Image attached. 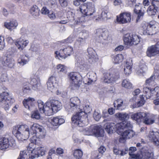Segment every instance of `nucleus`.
<instances>
[{"label": "nucleus", "instance_id": "obj_46", "mask_svg": "<svg viewBox=\"0 0 159 159\" xmlns=\"http://www.w3.org/2000/svg\"><path fill=\"white\" fill-rule=\"evenodd\" d=\"M76 64L82 69H84V68H86L87 67L86 62L84 61V59L82 58L80 59L77 61Z\"/></svg>", "mask_w": 159, "mask_h": 159}, {"label": "nucleus", "instance_id": "obj_3", "mask_svg": "<svg viewBox=\"0 0 159 159\" xmlns=\"http://www.w3.org/2000/svg\"><path fill=\"white\" fill-rule=\"evenodd\" d=\"M141 29L144 34L152 35L159 31V24L155 21L149 24L144 23L142 24Z\"/></svg>", "mask_w": 159, "mask_h": 159}, {"label": "nucleus", "instance_id": "obj_35", "mask_svg": "<svg viewBox=\"0 0 159 159\" xmlns=\"http://www.w3.org/2000/svg\"><path fill=\"white\" fill-rule=\"evenodd\" d=\"M132 66L131 60L126 61L124 69V72L125 75H128L131 73Z\"/></svg>", "mask_w": 159, "mask_h": 159}, {"label": "nucleus", "instance_id": "obj_57", "mask_svg": "<svg viewBox=\"0 0 159 159\" xmlns=\"http://www.w3.org/2000/svg\"><path fill=\"white\" fill-rule=\"evenodd\" d=\"M57 70L58 72H63L66 69V67L61 64H58L57 66Z\"/></svg>", "mask_w": 159, "mask_h": 159}, {"label": "nucleus", "instance_id": "obj_2", "mask_svg": "<svg viewBox=\"0 0 159 159\" xmlns=\"http://www.w3.org/2000/svg\"><path fill=\"white\" fill-rule=\"evenodd\" d=\"M70 81V87L73 90H78L82 84V79L78 73L71 72L68 75Z\"/></svg>", "mask_w": 159, "mask_h": 159}, {"label": "nucleus", "instance_id": "obj_47", "mask_svg": "<svg viewBox=\"0 0 159 159\" xmlns=\"http://www.w3.org/2000/svg\"><path fill=\"white\" fill-rule=\"evenodd\" d=\"M121 86L123 87L128 89H130L132 87V83L127 80H124L122 81Z\"/></svg>", "mask_w": 159, "mask_h": 159}, {"label": "nucleus", "instance_id": "obj_13", "mask_svg": "<svg viewBox=\"0 0 159 159\" xmlns=\"http://www.w3.org/2000/svg\"><path fill=\"white\" fill-rule=\"evenodd\" d=\"M15 146V142L13 140H9L6 138L3 137L0 140V149H5L9 147H14Z\"/></svg>", "mask_w": 159, "mask_h": 159}, {"label": "nucleus", "instance_id": "obj_64", "mask_svg": "<svg viewBox=\"0 0 159 159\" xmlns=\"http://www.w3.org/2000/svg\"><path fill=\"white\" fill-rule=\"evenodd\" d=\"M93 117L95 120L98 121L101 118V115L100 113L95 111L93 115Z\"/></svg>", "mask_w": 159, "mask_h": 159}, {"label": "nucleus", "instance_id": "obj_33", "mask_svg": "<svg viewBox=\"0 0 159 159\" xmlns=\"http://www.w3.org/2000/svg\"><path fill=\"white\" fill-rule=\"evenodd\" d=\"M49 122L53 126L59 125L65 122V120L61 117H54L49 120Z\"/></svg>", "mask_w": 159, "mask_h": 159}, {"label": "nucleus", "instance_id": "obj_14", "mask_svg": "<svg viewBox=\"0 0 159 159\" xmlns=\"http://www.w3.org/2000/svg\"><path fill=\"white\" fill-rule=\"evenodd\" d=\"M46 152V148L42 146L39 147L32 151V155L30 156V158L34 159L38 157L42 156L45 155Z\"/></svg>", "mask_w": 159, "mask_h": 159}, {"label": "nucleus", "instance_id": "obj_27", "mask_svg": "<svg viewBox=\"0 0 159 159\" xmlns=\"http://www.w3.org/2000/svg\"><path fill=\"white\" fill-rule=\"evenodd\" d=\"M18 25V23L16 20H11L9 22H4V26L6 28L11 31L16 28Z\"/></svg>", "mask_w": 159, "mask_h": 159}, {"label": "nucleus", "instance_id": "obj_55", "mask_svg": "<svg viewBox=\"0 0 159 159\" xmlns=\"http://www.w3.org/2000/svg\"><path fill=\"white\" fill-rule=\"evenodd\" d=\"M85 39L82 37L79 38L76 40L75 46L79 47L81 45L82 43L85 42Z\"/></svg>", "mask_w": 159, "mask_h": 159}, {"label": "nucleus", "instance_id": "obj_32", "mask_svg": "<svg viewBox=\"0 0 159 159\" xmlns=\"http://www.w3.org/2000/svg\"><path fill=\"white\" fill-rule=\"evenodd\" d=\"M156 48L154 45L148 47L146 52L147 56L151 57L158 54Z\"/></svg>", "mask_w": 159, "mask_h": 159}, {"label": "nucleus", "instance_id": "obj_23", "mask_svg": "<svg viewBox=\"0 0 159 159\" xmlns=\"http://www.w3.org/2000/svg\"><path fill=\"white\" fill-rule=\"evenodd\" d=\"M35 99L34 98L29 97L25 99L23 102V104L26 108L29 110H31L34 107Z\"/></svg>", "mask_w": 159, "mask_h": 159}, {"label": "nucleus", "instance_id": "obj_36", "mask_svg": "<svg viewBox=\"0 0 159 159\" xmlns=\"http://www.w3.org/2000/svg\"><path fill=\"white\" fill-rule=\"evenodd\" d=\"M155 117L154 115L148 116L146 113V116L144 118L143 122L147 125L152 124L155 122Z\"/></svg>", "mask_w": 159, "mask_h": 159}, {"label": "nucleus", "instance_id": "obj_10", "mask_svg": "<svg viewBox=\"0 0 159 159\" xmlns=\"http://www.w3.org/2000/svg\"><path fill=\"white\" fill-rule=\"evenodd\" d=\"M80 9L81 12L86 16H91L95 11L94 5L90 2L82 4Z\"/></svg>", "mask_w": 159, "mask_h": 159}, {"label": "nucleus", "instance_id": "obj_45", "mask_svg": "<svg viewBox=\"0 0 159 159\" xmlns=\"http://www.w3.org/2000/svg\"><path fill=\"white\" fill-rule=\"evenodd\" d=\"M28 62V59L26 56H22L17 60V63L21 66L26 64Z\"/></svg>", "mask_w": 159, "mask_h": 159}, {"label": "nucleus", "instance_id": "obj_16", "mask_svg": "<svg viewBox=\"0 0 159 159\" xmlns=\"http://www.w3.org/2000/svg\"><path fill=\"white\" fill-rule=\"evenodd\" d=\"M117 124L115 125L114 123H107L104 126L105 131L108 134H111L113 132H116L118 134H119V128L117 127Z\"/></svg>", "mask_w": 159, "mask_h": 159}, {"label": "nucleus", "instance_id": "obj_1", "mask_svg": "<svg viewBox=\"0 0 159 159\" xmlns=\"http://www.w3.org/2000/svg\"><path fill=\"white\" fill-rule=\"evenodd\" d=\"M42 128L38 124H34L30 126V130L27 125H21L14 127L12 132L19 140L23 141L27 139L29 137H31Z\"/></svg>", "mask_w": 159, "mask_h": 159}, {"label": "nucleus", "instance_id": "obj_51", "mask_svg": "<svg viewBox=\"0 0 159 159\" xmlns=\"http://www.w3.org/2000/svg\"><path fill=\"white\" fill-rule=\"evenodd\" d=\"M151 93L152 95V99L153 97H158L159 96V87H156L154 90H151Z\"/></svg>", "mask_w": 159, "mask_h": 159}, {"label": "nucleus", "instance_id": "obj_25", "mask_svg": "<svg viewBox=\"0 0 159 159\" xmlns=\"http://www.w3.org/2000/svg\"><path fill=\"white\" fill-rule=\"evenodd\" d=\"M29 84L32 86V88L34 90L38 89L40 86V81L39 78L37 76L32 75L30 80Z\"/></svg>", "mask_w": 159, "mask_h": 159}, {"label": "nucleus", "instance_id": "obj_11", "mask_svg": "<svg viewBox=\"0 0 159 159\" xmlns=\"http://www.w3.org/2000/svg\"><path fill=\"white\" fill-rule=\"evenodd\" d=\"M80 101L77 97L71 98L70 100L69 104L65 106L66 109L68 111L76 110L78 108L80 109Z\"/></svg>", "mask_w": 159, "mask_h": 159}, {"label": "nucleus", "instance_id": "obj_34", "mask_svg": "<svg viewBox=\"0 0 159 159\" xmlns=\"http://www.w3.org/2000/svg\"><path fill=\"white\" fill-rule=\"evenodd\" d=\"M44 109V111L42 113H44L46 116H50L55 113L48 101L46 103Z\"/></svg>", "mask_w": 159, "mask_h": 159}, {"label": "nucleus", "instance_id": "obj_61", "mask_svg": "<svg viewBox=\"0 0 159 159\" xmlns=\"http://www.w3.org/2000/svg\"><path fill=\"white\" fill-rule=\"evenodd\" d=\"M30 141L31 142L29 144L28 148H27V149L28 150H30L31 151V152L32 154V151H33L36 148L35 147V144H34V143H36V141L33 142L31 140Z\"/></svg>", "mask_w": 159, "mask_h": 159}, {"label": "nucleus", "instance_id": "obj_12", "mask_svg": "<svg viewBox=\"0 0 159 159\" xmlns=\"http://www.w3.org/2000/svg\"><path fill=\"white\" fill-rule=\"evenodd\" d=\"M116 21L120 24L130 22L131 20V14L129 12H123L116 16Z\"/></svg>", "mask_w": 159, "mask_h": 159}, {"label": "nucleus", "instance_id": "obj_60", "mask_svg": "<svg viewBox=\"0 0 159 159\" xmlns=\"http://www.w3.org/2000/svg\"><path fill=\"white\" fill-rule=\"evenodd\" d=\"M31 117L33 118L39 119L40 118V116L38 111H35L33 112L31 114Z\"/></svg>", "mask_w": 159, "mask_h": 159}, {"label": "nucleus", "instance_id": "obj_50", "mask_svg": "<svg viewBox=\"0 0 159 159\" xmlns=\"http://www.w3.org/2000/svg\"><path fill=\"white\" fill-rule=\"evenodd\" d=\"M116 102L117 104V109L119 110H122L125 107V104L123 100L121 99H118Z\"/></svg>", "mask_w": 159, "mask_h": 159}, {"label": "nucleus", "instance_id": "obj_58", "mask_svg": "<svg viewBox=\"0 0 159 159\" xmlns=\"http://www.w3.org/2000/svg\"><path fill=\"white\" fill-rule=\"evenodd\" d=\"M80 35L81 37L86 39L89 37V33L88 31L85 30H82L80 33Z\"/></svg>", "mask_w": 159, "mask_h": 159}, {"label": "nucleus", "instance_id": "obj_54", "mask_svg": "<svg viewBox=\"0 0 159 159\" xmlns=\"http://www.w3.org/2000/svg\"><path fill=\"white\" fill-rule=\"evenodd\" d=\"M28 80H25V82L23 84V91L24 92H27L28 91H29L30 90V88L29 85V84Z\"/></svg>", "mask_w": 159, "mask_h": 159}, {"label": "nucleus", "instance_id": "obj_7", "mask_svg": "<svg viewBox=\"0 0 159 159\" xmlns=\"http://www.w3.org/2000/svg\"><path fill=\"white\" fill-rule=\"evenodd\" d=\"M140 37L135 34L127 33L123 36L124 44L128 47L138 44L140 41Z\"/></svg>", "mask_w": 159, "mask_h": 159}, {"label": "nucleus", "instance_id": "obj_17", "mask_svg": "<svg viewBox=\"0 0 159 159\" xmlns=\"http://www.w3.org/2000/svg\"><path fill=\"white\" fill-rule=\"evenodd\" d=\"M141 5H142L140 4L138 5H136L134 9V13L138 14V16L136 20L137 22H138L140 19L142 18L146 9L145 6L141 7Z\"/></svg>", "mask_w": 159, "mask_h": 159}, {"label": "nucleus", "instance_id": "obj_62", "mask_svg": "<svg viewBox=\"0 0 159 159\" xmlns=\"http://www.w3.org/2000/svg\"><path fill=\"white\" fill-rule=\"evenodd\" d=\"M48 16L49 17L51 20L55 19L57 15V13H55L52 11H51L50 12H49L48 13Z\"/></svg>", "mask_w": 159, "mask_h": 159}, {"label": "nucleus", "instance_id": "obj_18", "mask_svg": "<svg viewBox=\"0 0 159 159\" xmlns=\"http://www.w3.org/2000/svg\"><path fill=\"white\" fill-rule=\"evenodd\" d=\"M50 104L53 109L55 113L60 110L62 108V104L60 102L57 100L50 98L48 100Z\"/></svg>", "mask_w": 159, "mask_h": 159}, {"label": "nucleus", "instance_id": "obj_26", "mask_svg": "<svg viewBox=\"0 0 159 159\" xmlns=\"http://www.w3.org/2000/svg\"><path fill=\"white\" fill-rule=\"evenodd\" d=\"M149 137L150 140L156 146L159 145V133L153 131H151L150 132Z\"/></svg>", "mask_w": 159, "mask_h": 159}, {"label": "nucleus", "instance_id": "obj_56", "mask_svg": "<svg viewBox=\"0 0 159 159\" xmlns=\"http://www.w3.org/2000/svg\"><path fill=\"white\" fill-rule=\"evenodd\" d=\"M38 103L39 110L41 113H42L44 111L45 104H44L43 102L41 100L38 101Z\"/></svg>", "mask_w": 159, "mask_h": 159}, {"label": "nucleus", "instance_id": "obj_15", "mask_svg": "<svg viewBox=\"0 0 159 159\" xmlns=\"http://www.w3.org/2000/svg\"><path fill=\"white\" fill-rule=\"evenodd\" d=\"M47 84L48 89L51 92L57 89L58 86V81L56 77L55 76H51L48 79Z\"/></svg>", "mask_w": 159, "mask_h": 159}, {"label": "nucleus", "instance_id": "obj_29", "mask_svg": "<svg viewBox=\"0 0 159 159\" xmlns=\"http://www.w3.org/2000/svg\"><path fill=\"white\" fill-rule=\"evenodd\" d=\"M39 130L34 135L31 136L30 139L32 141L34 142L37 141V139H42L44 138L46 133L44 131L43 128H42V129Z\"/></svg>", "mask_w": 159, "mask_h": 159}, {"label": "nucleus", "instance_id": "obj_59", "mask_svg": "<svg viewBox=\"0 0 159 159\" xmlns=\"http://www.w3.org/2000/svg\"><path fill=\"white\" fill-rule=\"evenodd\" d=\"M48 5L51 8H54L57 6L56 0H50L48 2Z\"/></svg>", "mask_w": 159, "mask_h": 159}, {"label": "nucleus", "instance_id": "obj_49", "mask_svg": "<svg viewBox=\"0 0 159 159\" xmlns=\"http://www.w3.org/2000/svg\"><path fill=\"white\" fill-rule=\"evenodd\" d=\"M123 58L122 54H118L114 57L113 61L114 64H119L122 61Z\"/></svg>", "mask_w": 159, "mask_h": 159}, {"label": "nucleus", "instance_id": "obj_19", "mask_svg": "<svg viewBox=\"0 0 159 159\" xmlns=\"http://www.w3.org/2000/svg\"><path fill=\"white\" fill-rule=\"evenodd\" d=\"M100 34L99 35V41L102 43L105 44L108 43V32L107 30L103 31L102 30H99L98 31Z\"/></svg>", "mask_w": 159, "mask_h": 159}, {"label": "nucleus", "instance_id": "obj_37", "mask_svg": "<svg viewBox=\"0 0 159 159\" xmlns=\"http://www.w3.org/2000/svg\"><path fill=\"white\" fill-rule=\"evenodd\" d=\"M159 6L158 4H156V6L153 5L149 6L147 10V13L150 16L155 15L157 11V10Z\"/></svg>", "mask_w": 159, "mask_h": 159}, {"label": "nucleus", "instance_id": "obj_41", "mask_svg": "<svg viewBox=\"0 0 159 159\" xmlns=\"http://www.w3.org/2000/svg\"><path fill=\"white\" fill-rule=\"evenodd\" d=\"M29 156L30 152L28 150H25L21 151L18 159H32L30 158V156Z\"/></svg>", "mask_w": 159, "mask_h": 159}, {"label": "nucleus", "instance_id": "obj_52", "mask_svg": "<svg viewBox=\"0 0 159 159\" xmlns=\"http://www.w3.org/2000/svg\"><path fill=\"white\" fill-rule=\"evenodd\" d=\"M83 152L81 150L77 149L75 150L74 153V156L76 159H80L83 156Z\"/></svg>", "mask_w": 159, "mask_h": 159}, {"label": "nucleus", "instance_id": "obj_44", "mask_svg": "<svg viewBox=\"0 0 159 159\" xmlns=\"http://www.w3.org/2000/svg\"><path fill=\"white\" fill-rule=\"evenodd\" d=\"M147 70V67L145 64H142L139 66V69L137 70V73L140 75H143Z\"/></svg>", "mask_w": 159, "mask_h": 159}, {"label": "nucleus", "instance_id": "obj_4", "mask_svg": "<svg viewBox=\"0 0 159 159\" xmlns=\"http://www.w3.org/2000/svg\"><path fill=\"white\" fill-rule=\"evenodd\" d=\"M87 118L88 115L84 112H79L72 117V123L75 126L83 127L88 124Z\"/></svg>", "mask_w": 159, "mask_h": 159}, {"label": "nucleus", "instance_id": "obj_22", "mask_svg": "<svg viewBox=\"0 0 159 159\" xmlns=\"http://www.w3.org/2000/svg\"><path fill=\"white\" fill-rule=\"evenodd\" d=\"M146 116V113L139 112L131 114L130 117L132 120H135L138 123H139L141 122H143L144 118Z\"/></svg>", "mask_w": 159, "mask_h": 159}, {"label": "nucleus", "instance_id": "obj_8", "mask_svg": "<svg viewBox=\"0 0 159 159\" xmlns=\"http://www.w3.org/2000/svg\"><path fill=\"white\" fill-rule=\"evenodd\" d=\"M119 78V74L118 71L111 69L104 75L103 80L104 83L109 84L116 81Z\"/></svg>", "mask_w": 159, "mask_h": 159}, {"label": "nucleus", "instance_id": "obj_30", "mask_svg": "<svg viewBox=\"0 0 159 159\" xmlns=\"http://www.w3.org/2000/svg\"><path fill=\"white\" fill-rule=\"evenodd\" d=\"M117 127L119 128V133H121L125 129H127L129 128H131L132 125L130 121H124L117 124Z\"/></svg>", "mask_w": 159, "mask_h": 159}, {"label": "nucleus", "instance_id": "obj_21", "mask_svg": "<svg viewBox=\"0 0 159 159\" xmlns=\"http://www.w3.org/2000/svg\"><path fill=\"white\" fill-rule=\"evenodd\" d=\"M29 42L28 40L21 37L16 40L15 45L20 50H22L28 44Z\"/></svg>", "mask_w": 159, "mask_h": 159}, {"label": "nucleus", "instance_id": "obj_31", "mask_svg": "<svg viewBox=\"0 0 159 159\" xmlns=\"http://www.w3.org/2000/svg\"><path fill=\"white\" fill-rule=\"evenodd\" d=\"M153 153L150 150H143L141 154H139L140 157L139 159H152L153 158Z\"/></svg>", "mask_w": 159, "mask_h": 159}, {"label": "nucleus", "instance_id": "obj_63", "mask_svg": "<svg viewBox=\"0 0 159 159\" xmlns=\"http://www.w3.org/2000/svg\"><path fill=\"white\" fill-rule=\"evenodd\" d=\"M143 96L141 95L140 96L141 100L138 102L137 106L136 107H139L143 106L145 102V101L144 99V98L143 97Z\"/></svg>", "mask_w": 159, "mask_h": 159}, {"label": "nucleus", "instance_id": "obj_24", "mask_svg": "<svg viewBox=\"0 0 159 159\" xmlns=\"http://www.w3.org/2000/svg\"><path fill=\"white\" fill-rule=\"evenodd\" d=\"M2 62L4 66L10 68H12L14 65V60L11 56L4 57Z\"/></svg>", "mask_w": 159, "mask_h": 159}, {"label": "nucleus", "instance_id": "obj_39", "mask_svg": "<svg viewBox=\"0 0 159 159\" xmlns=\"http://www.w3.org/2000/svg\"><path fill=\"white\" fill-rule=\"evenodd\" d=\"M136 148L135 147L130 148L129 150V154L130 156L129 159H139L140 158L139 154H135L133 153V152L136 151Z\"/></svg>", "mask_w": 159, "mask_h": 159}, {"label": "nucleus", "instance_id": "obj_38", "mask_svg": "<svg viewBox=\"0 0 159 159\" xmlns=\"http://www.w3.org/2000/svg\"><path fill=\"white\" fill-rule=\"evenodd\" d=\"M87 75L89 76V77L88 78V81H87V82L86 81H84L85 84L89 85L91 84L92 82L96 80V74L93 72H89L87 74Z\"/></svg>", "mask_w": 159, "mask_h": 159}, {"label": "nucleus", "instance_id": "obj_42", "mask_svg": "<svg viewBox=\"0 0 159 159\" xmlns=\"http://www.w3.org/2000/svg\"><path fill=\"white\" fill-rule=\"evenodd\" d=\"M115 116L121 120H127L129 118V116L128 114L125 113H117L116 114Z\"/></svg>", "mask_w": 159, "mask_h": 159}, {"label": "nucleus", "instance_id": "obj_5", "mask_svg": "<svg viewBox=\"0 0 159 159\" xmlns=\"http://www.w3.org/2000/svg\"><path fill=\"white\" fill-rule=\"evenodd\" d=\"M15 101L12 96L6 92L0 94V105L6 111H8L11 105Z\"/></svg>", "mask_w": 159, "mask_h": 159}, {"label": "nucleus", "instance_id": "obj_9", "mask_svg": "<svg viewBox=\"0 0 159 159\" xmlns=\"http://www.w3.org/2000/svg\"><path fill=\"white\" fill-rule=\"evenodd\" d=\"M73 49L72 47L64 46L62 47L59 51L55 52L56 57L59 59H65L73 53Z\"/></svg>", "mask_w": 159, "mask_h": 159}, {"label": "nucleus", "instance_id": "obj_28", "mask_svg": "<svg viewBox=\"0 0 159 159\" xmlns=\"http://www.w3.org/2000/svg\"><path fill=\"white\" fill-rule=\"evenodd\" d=\"M124 131L120 133L122 137L119 139L120 141H121L122 139H129L132 138L134 135V131L130 129H125Z\"/></svg>", "mask_w": 159, "mask_h": 159}, {"label": "nucleus", "instance_id": "obj_6", "mask_svg": "<svg viewBox=\"0 0 159 159\" xmlns=\"http://www.w3.org/2000/svg\"><path fill=\"white\" fill-rule=\"evenodd\" d=\"M83 133L85 135H94L97 137L104 136V131L100 126L91 125L83 129Z\"/></svg>", "mask_w": 159, "mask_h": 159}, {"label": "nucleus", "instance_id": "obj_48", "mask_svg": "<svg viewBox=\"0 0 159 159\" xmlns=\"http://www.w3.org/2000/svg\"><path fill=\"white\" fill-rule=\"evenodd\" d=\"M155 76L154 75H152L149 78L146 80V85L153 86L155 85Z\"/></svg>", "mask_w": 159, "mask_h": 159}, {"label": "nucleus", "instance_id": "obj_20", "mask_svg": "<svg viewBox=\"0 0 159 159\" xmlns=\"http://www.w3.org/2000/svg\"><path fill=\"white\" fill-rule=\"evenodd\" d=\"M89 58V61L91 63L95 62L98 60V57L95 51L93 48H89L87 50Z\"/></svg>", "mask_w": 159, "mask_h": 159}, {"label": "nucleus", "instance_id": "obj_53", "mask_svg": "<svg viewBox=\"0 0 159 159\" xmlns=\"http://www.w3.org/2000/svg\"><path fill=\"white\" fill-rule=\"evenodd\" d=\"M108 11V8L107 7H105L102 9L101 17L102 19H105L107 18Z\"/></svg>", "mask_w": 159, "mask_h": 159}, {"label": "nucleus", "instance_id": "obj_43", "mask_svg": "<svg viewBox=\"0 0 159 159\" xmlns=\"http://www.w3.org/2000/svg\"><path fill=\"white\" fill-rule=\"evenodd\" d=\"M39 11L38 7L36 5H34L31 8L30 12L34 17H35L39 16Z\"/></svg>", "mask_w": 159, "mask_h": 159}, {"label": "nucleus", "instance_id": "obj_40", "mask_svg": "<svg viewBox=\"0 0 159 159\" xmlns=\"http://www.w3.org/2000/svg\"><path fill=\"white\" fill-rule=\"evenodd\" d=\"M151 89L150 88L146 86V85L143 86V92L144 96L145 97L146 99H148L152 97V94L151 93Z\"/></svg>", "mask_w": 159, "mask_h": 159}]
</instances>
